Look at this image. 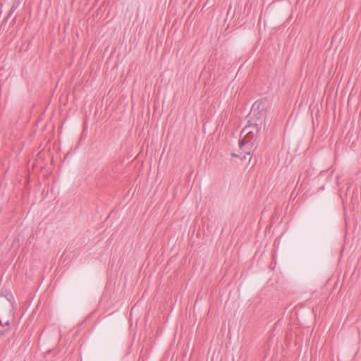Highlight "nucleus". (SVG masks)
I'll use <instances>...</instances> for the list:
<instances>
[{"instance_id":"nucleus-3","label":"nucleus","mask_w":361,"mask_h":361,"mask_svg":"<svg viewBox=\"0 0 361 361\" xmlns=\"http://www.w3.org/2000/svg\"><path fill=\"white\" fill-rule=\"evenodd\" d=\"M231 155L233 157H241L242 153H240V154L232 153Z\"/></svg>"},{"instance_id":"nucleus-1","label":"nucleus","mask_w":361,"mask_h":361,"mask_svg":"<svg viewBox=\"0 0 361 361\" xmlns=\"http://www.w3.org/2000/svg\"><path fill=\"white\" fill-rule=\"evenodd\" d=\"M253 130H251L250 126H246L245 127L242 131H241V135H244V137L239 141V147L240 149L242 151V153L244 154L250 155L251 153V149L253 146V142L251 140V138L250 137V134H252ZM242 159L245 158V155L243 156V157H241Z\"/></svg>"},{"instance_id":"nucleus-2","label":"nucleus","mask_w":361,"mask_h":361,"mask_svg":"<svg viewBox=\"0 0 361 361\" xmlns=\"http://www.w3.org/2000/svg\"><path fill=\"white\" fill-rule=\"evenodd\" d=\"M262 105V102H255L252 106L251 111L255 114L257 110H259Z\"/></svg>"}]
</instances>
